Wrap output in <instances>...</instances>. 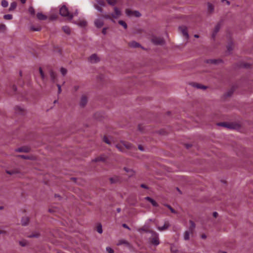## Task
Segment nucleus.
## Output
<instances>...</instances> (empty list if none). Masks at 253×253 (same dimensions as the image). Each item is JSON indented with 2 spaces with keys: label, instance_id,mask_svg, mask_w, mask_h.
<instances>
[{
  "label": "nucleus",
  "instance_id": "60",
  "mask_svg": "<svg viewBox=\"0 0 253 253\" xmlns=\"http://www.w3.org/2000/svg\"><path fill=\"white\" fill-rule=\"evenodd\" d=\"M5 28H6V27L4 25H1L0 26V28L1 29H4Z\"/></svg>",
  "mask_w": 253,
  "mask_h": 253
},
{
  "label": "nucleus",
  "instance_id": "7",
  "mask_svg": "<svg viewBox=\"0 0 253 253\" xmlns=\"http://www.w3.org/2000/svg\"><path fill=\"white\" fill-rule=\"evenodd\" d=\"M152 42L155 44H162L164 43V40L160 38L154 37L152 39Z\"/></svg>",
  "mask_w": 253,
  "mask_h": 253
},
{
  "label": "nucleus",
  "instance_id": "19",
  "mask_svg": "<svg viewBox=\"0 0 253 253\" xmlns=\"http://www.w3.org/2000/svg\"><path fill=\"white\" fill-rule=\"evenodd\" d=\"M49 74L51 80L54 82L55 79L56 78V75L55 73L52 70H50L49 71Z\"/></svg>",
  "mask_w": 253,
  "mask_h": 253
},
{
  "label": "nucleus",
  "instance_id": "52",
  "mask_svg": "<svg viewBox=\"0 0 253 253\" xmlns=\"http://www.w3.org/2000/svg\"><path fill=\"white\" fill-rule=\"evenodd\" d=\"M212 215L214 217L216 218L218 215V213L217 212L214 211L213 212Z\"/></svg>",
  "mask_w": 253,
  "mask_h": 253
},
{
  "label": "nucleus",
  "instance_id": "35",
  "mask_svg": "<svg viewBox=\"0 0 253 253\" xmlns=\"http://www.w3.org/2000/svg\"><path fill=\"white\" fill-rule=\"evenodd\" d=\"M1 5L3 7H6L8 5V2L6 0H2L1 1Z\"/></svg>",
  "mask_w": 253,
  "mask_h": 253
},
{
  "label": "nucleus",
  "instance_id": "54",
  "mask_svg": "<svg viewBox=\"0 0 253 253\" xmlns=\"http://www.w3.org/2000/svg\"><path fill=\"white\" fill-rule=\"evenodd\" d=\"M210 62L213 64H216L217 63V60H210Z\"/></svg>",
  "mask_w": 253,
  "mask_h": 253
},
{
  "label": "nucleus",
  "instance_id": "41",
  "mask_svg": "<svg viewBox=\"0 0 253 253\" xmlns=\"http://www.w3.org/2000/svg\"><path fill=\"white\" fill-rule=\"evenodd\" d=\"M60 72L63 76H65L67 74V70L65 68L62 67L60 69Z\"/></svg>",
  "mask_w": 253,
  "mask_h": 253
},
{
  "label": "nucleus",
  "instance_id": "45",
  "mask_svg": "<svg viewBox=\"0 0 253 253\" xmlns=\"http://www.w3.org/2000/svg\"><path fill=\"white\" fill-rule=\"evenodd\" d=\"M208 10L211 11H212L214 9L213 6L211 4H210V3L208 4Z\"/></svg>",
  "mask_w": 253,
  "mask_h": 253
},
{
  "label": "nucleus",
  "instance_id": "47",
  "mask_svg": "<svg viewBox=\"0 0 253 253\" xmlns=\"http://www.w3.org/2000/svg\"><path fill=\"white\" fill-rule=\"evenodd\" d=\"M233 49V44L232 43H230L227 46L228 50L230 52Z\"/></svg>",
  "mask_w": 253,
  "mask_h": 253
},
{
  "label": "nucleus",
  "instance_id": "28",
  "mask_svg": "<svg viewBox=\"0 0 253 253\" xmlns=\"http://www.w3.org/2000/svg\"><path fill=\"white\" fill-rule=\"evenodd\" d=\"M28 11L31 15H34L35 14V11L33 6L29 7Z\"/></svg>",
  "mask_w": 253,
  "mask_h": 253
},
{
  "label": "nucleus",
  "instance_id": "62",
  "mask_svg": "<svg viewBox=\"0 0 253 253\" xmlns=\"http://www.w3.org/2000/svg\"><path fill=\"white\" fill-rule=\"evenodd\" d=\"M201 238L202 239H206L207 238V236H206V235L205 234H202L201 235Z\"/></svg>",
  "mask_w": 253,
  "mask_h": 253
},
{
  "label": "nucleus",
  "instance_id": "46",
  "mask_svg": "<svg viewBox=\"0 0 253 253\" xmlns=\"http://www.w3.org/2000/svg\"><path fill=\"white\" fill-rule=\"evenodd\" d=\"M106 250L108 253H114V250L109 247H107Z\"/></svg>",
  "mask_w": 253,
  "mask_h": 253
},
{
  "label": "nucleus",
  "instance_id": "34",
  "mask_svg": "<svg viewBox=\"0 0 253 253\" xmlns=\"http://www.w3.org/2000/svg\"><path fill=\"white\" fill-rule=\"evenodd\" d=\"M76 24L80 25V26L84 27L86 25V21L83 20L81 21L80 22H76Z\"/></svg>",
  "mask_w": 253,
  "mask_h": 253
},
{
  "label": "nucleus",
  "instance_id": "6",
  "mask_svg": "<svg viewBox=\"0 0 253 253\" xmlns=\"http://www.w3.org/2000/svg\"><path fill=\"white\" fill-rule=\"evenodd\" d=\"M115 12L114 13L111 14V16L112 18L117 19L118 18L121 14V11L117 7H115L114 8Z\"/></svg>",
  "mask_w": 253,
  "mask_h": 253
},
{
  "label": "nucleus",
  "instance_id": "42",
  "mask_svg": "<svg viewBox=\"0 0 253 253\" xmlns=\"http://www.w3.org/2000/svg\"><path fill=\"white\" fill-rule=\"evenodd\" d=\"M126 15L130 16L133 14L134 12H133L129 9H126Z\"/></svg>",
  "mask_w": 253,
  "mask_h": 253
},
{
  "label": "nucleus",
  "instance_id": "14",
  "mask_svg": "<svg viewBox=\"0 0 253 253\" xmlns=\"http://www.w3.org/2000/svg\"><path fill=\"white\" fill-rule=\"evenodd\" d=\"M37 17L38 19L40 20H44L47 18V17L46 15L43 14L41 12H38L37 14Z\"/></svg>",
  "mask_w": 253,
  "mask_h": 253
},
{
  "label": "nucleus",
  "instance_id": "44",
  "mask_svg": "<svg viewBox=\"0 0 253 253\" xmlns=\"http://www.w3.org/2000/svg\"><path fill=\"white\" fill-rule=\"evenodd\" d=\"M19 243L22 247H25L27 245V242L26 241H19Z\"/></svg>",
  "mask_w": 253,
  "mask_h": 253
},
{
  "label": "nucleus",
  "instance_id": "11",
  "mask_svg": "<svg viewBox=\"0 0 253 253\" xmlns=\"http://www.w3.org/2000/svg\"><path fill=\"white\" fill-rule=\"evenodd\" d=\"M169 226V222H165L164 225L162 226H158V228L160 231H162L167 229Z\"/></svg>",
  "mask_w": 253,
  "mask_h": 253
},
{
  "label": "nucleus",
  "instance_id": "50",
  "mask_svg": "<svg viewBox=\"0 0 253 253\" xmlns=\"http://www.w3.org/2000/svg\"><path fill=\"white\" fill-rule=\"evenodd\" d=\"M29 220L30 219L28 216H25L23 217L22 221H29Z\"/></svg>",
  "mask_w": 253,
  "mask_h": 253
},
{
  "label": "nucleus",
  "instance_id": "48",
  "mask_svg": "<svg viewBox=\"0 0 253 253\" xmlns=\"http://www.w3.org/2000/svg\"><path fill=\"white\" fill-rule=\"evenodd\" d=\"M133 14H134V15L136 16V17H140L141 16V14L139 12H138V11H134V13Z\"/></svg>",
  "mask_w": 253,
  "mask_h": 253
},
{
  "label": "nucleus",
  "instance_id": "49",
  "mask_svg": "<svg viewBox=\"0 0 253 253\" xmlns=\"http://www.w3.org/2000/svg\"><path fill=\"white\" fill-rule=\"evenodd\" d=\"M57 87H58V94H60V93H61V90H61V85H60V84H57Z\"/></svg>",
  "mask_w": 253,
  "mask_h": 253
},
{
  "label": "nucleus",
  "instance_id": "32",
  "mask_svg": "<svg viewBox=\"0 0 253 253\" xmlns=\"http://www.w3.org/2000/svg\"><path fill=\"white\" fill-rule=\"evenodd\" d=\"M97 5L100 6H104L105 5L104 1L102 0H96Z\"/></svg>",
  "mask_w": 253,
  "mask_h": 253
},
{
  "label": "nucleus",
  "instance_id": "8",
  "mask_svg": "<svg viewBox=\"0 0 253 253\" xmlns=\"http://www.w3.org/2000/svg\"><path fill=\"white\" fill-rule=\"evenodd\" d=\"M122 143L124 146H125L126 149H129V150H132L133 148L134 149H136V148L133 147L131 144L128 142L123 141L122 142Z\"/></svg>",
  "mask_w": 253,
  "mask_h": 253
},
{
  "label": "nucleus",
  "instance_id": "2",
  "mask_svg": "<svg viewBox=\"0 0 253 253\" xmlns=\"http://www.w3.org/2000/svg\"><path fill=\"white\" fill-rule=\"evenodd\" d=\"M195 224L194 222H191V226L188 231H186L184 235V239L185 240H188L189 239V234H192L194 229L195 228Z\"/></svg>",
  "mask_w": 253,
  "mask_h": 253
},
{
  "label": "nucleus",
  "instance_id": "55",
  "mask_svg": "<svg viewBox=\"0 0 253 253\" xmlns=\"http://www.w3.org/2000/svg\"><path fill=\"white\" fill-rule=\"evenodd\" d=\"M111 15H106L104 16V17L106 19H111Z\"/></svg>",
  "mask_w": 253,
  "mask_h": 253
},
{
  "label": "nucleus",
  "instance_id": "26",
  "mask_svg": "<svg viewBox=\"0 0 253 253\" xmlns=\"http://www.w3.org/2000/svg\"><path fill=\"white\" fill-rule=\"evenodd\" d=\"M30 30L33 31H40L41 30V27L40 26L35 27L32 26L30 27Z\"/></svg>",
  "mask_w": 253,
  "mask_h": 253
},
{
  "label": "nucleus",
  "instance_id": "9",
  "mask_svg": "<svg viewBox=\"0 0 253 253\" xmlns=\"http://www.w3.org/2000/svg\"><path fill=\"white\" fill-rule=\"evenodd\" d=\"M87 102V97L84 95L82 96L80 101V105L82 107H84L86 104Z\"/></svg>",
  "mask_w": 253,
  "mask_h": 253
},
{
  "label": "nucleus",
  "instance_id": "33",
  "mask_svg": "<svg viewBox=\"0 0 253 253\" xmlns=\"http://www.w3.org/2000/svg\"><path fill=\"white\" fill-rule=\"evenodd\" d=\"M6 172L9 175H13V174L18 173V171L15 170H6Z\"/></svg>",
  "mask_w": 253,
  "mask_h": 253
},
{
  "label": "nucleus",
  "instance_id": "40",
  "mask_svg": "<svg viewBox=\"0 0 253 253\" xmlns=\"http://www.w3.org/2000/svg\"><path fill=\"white\" fill-rule=\"evenodd\" d=\"M116 147L120 151L122 152H125L124 149H123L122 146L118 144V145H116Z\"/></svg>",
  "mask_w": 253,
  "mask_h": 253
},
{
  "label": "nucleus",
  "instance_id": "12",
  "mask_svg": "<svg viewBox=\"0 0 253 253\" xmlns=\"http://www.w3.org/2000/svg\"><path fill=\"white\" fill-rule=\"evenodd\" d=\"M151 242L155 246L159 244V238L157 234H155V236L151 240Z\"/></svg>",
  "mask_w": 253,
  "mask_h": 253
},
{
  "label": "nucleus",
  "instance_id": "30",
  "mask_svg": "<svg viewBox=\"0 0 253 253\" xmlns=\"http://www.w3.org/2000/svg\"><path fill=\"white\" fill-rule=\"evenodd\" d=\"M220 29V26L219 25H217L214 29V33L212 34V37H214L216 34L218 32L219 30Z\"/></svg>",
  "mask_w": 253,
  "mask_h": 253
},
{
  "label": "nucleus",
  "instance_id": "13",
  "mask_svg": "<svg viewBox=\"0 0 253 253\" xmlns=\"http://www.w3.org/2000/svg\"><path fill=\"white\" fill-rule=\"evenodd\" d=\"M145 199L146 200L150 202L154 207H158V204H157V203L155 200H154L153 199H152L151 198H150L149 197H146L145 198Z\"/></svg>",
  "mask_w": 253,
  "mask_h": 253
},
{
  "label": "nucleus",
  "instance_id": "4",
  "mask_svg": "<svg viewBox=\"0 0 253 253\" xmlns=\"http://www.w3.org/2000/svg\"><path fill=\"white\" fill-rule=\"evenodd\" d=\"M180 31L182 34L183 36L188 40L189 39V35L188 33L187 28L185 26H182L179 27Z\"/></svg>",
  "mask_w": 253,
  "mask_h": 253
},
{
  "label": "nucleus",
  "instance_id": "63",
  "mask_svg": "<svg viewBox=\"0 0 253 253\" xmlns=\"http://www.w3.org/2000/svg\"><path fill=\"white\" fill-rule=\"evenodd\" d=\"M54 197L55 198H58L59 199H61V197L60 195H58V194H55L54 195Z\"/></svg>",
  "mask_w": 253,
  "mask_h": 253
},
{
  "label": "nucleus",
  "instance_id": "15",
  "mask_svg": "<svg viewBox=\"0 0 253 253\" xmlns=\"http://www.w3.org/2000/svg\"><path fill=\"white\" fill-rule=\"evenodd\" d=\"M95 25L97 28H101L103 25V21L101 19H96L94 22Z\"/></svg>",
  "mask_w": 253,
  "mask_h": 253
},
{
  "label": "nucleus",
  "instance_id": "36",
  "mask_svg": "<svg viewBox=\"0 0 253 253\" xmlns=\"http://www.w3.org/2000/svg\"><path fill=\"white\" fill-rule=\"evenodd\" d=\"M119 24H120L121 25H122V26H123V27H124V28L125 29H126L127 28V24H126V23L125 22H124V21H123V20H120V21H119Z\"/></svg>",
  "mask_w": 253,
  "mask_h": 253
},
{
  "label": "nucleus",
  "instance_id": "56",
  "mask_svg": "<svg viewBox=\"0 0 253 253\" xmlns=\"http://www.w3.org/2000/svg\"><path fill=\"white\" fill-rule=\"evenodd\" d=\"M138 149L141 151H144V148H143V147L141 146V145H139L138 146Z\"/></svg>",
  "mask_w": 253,
  "mask_h": 253
},
{
  "label": "nucleus",
  "instance_id": "10",
  "mask_svg": "<svg viewBox=\"0 0 253 253\" xmlns=\"http://www.w3.org/2000/svg\"><path fill=\"white\" fill-rule=\"evenodd\" d=\"M191 85L194 87H196L197 88H198V89H206L207 87L205 86V85H202L201 84H197V83H192L191 84Z\"/></svg>",
  "mask_w": 253,
  "mask_h": 253
},
{
  "label": "nucleus",
  "instance_id": "3",
  "mask_svg": "<svg viewBox=\"0 0 253 253\" xmlns=\"http://www.w3.org/2000/svg\"><path fill=\"white\" fill-rule=\"evenodd\" d=\"M88 61L90 63L93 64L99 62L100 61V59L97 54H93L88 57Z\"/></svg>",
  "mask_w": 253,
  "mask_h": 253
},
{
  "label": "nucleus",
  "instance_id": "51",
  "mask_svg": "<svg viewBox=\"0 0 253 253\" xmlns=\"http://www.w3.org/2000/svg\"><path fill=\"white\" fill-rule=\"evenodd\" d=\"M79 88V85H75L74 87H73V90L74 91H77Z\"/></svg>",
  "mask_w": 253,
  "mask_h": 253
},
{
  "label": "nucleus",
  "instance_id": "43",
  "mask_svg": "<svg viewBox=\"0 0 253 253\" xmlns=\"http://www.w3.org/2000/svg\"><path fill=\"white\" fill-rule=\"evenodd\" d=\"M94 7L95 9H96L98 11L102 12V9L100 7V6L97 4H94Z\"/></svg>",
  "mask_w": 253,
  "mask_h": 253
},
{
  "label": "nucleus",
  "instance_id": "25",
  "mask_svg": "<svg viewBox=\"0 0 253 253\" xmlns=\"http://www.w3.org/2000/svg\"><path fill=\"white\" fill-rule=\"evenodd\" d=\"M96 230L97 231L100 233L101 234L103 232L102 230V226L101 224H98L96 227Z\"/></svg>",
  "mask_w": 253,
  "mask_h": 253
},
{
  "label": "nucleus",
  "instance_id": "59",
  "mask_svg": "<svg viewBox=\"0 0 253 253\" xmlns=\"http://www.w3.org/2000/svg\"><path fill=\"white\" fill-rule=\"evenodd\" d=\"M48 211L49 212H53L55 211V210L54 209H48Z\"/></svg>",
  "mask_w": 253,
  "mask_h": 253
},
{
  "label": "nucleus",
  "instance_id": "20",
  "mask_svg": "<svg viewBox=\"0 0 253 253\" xmlns=\"http://www.w3.org/2000/svg\"><path fill=\"white\" fill-rule=\"evenodd\" d=\"M15 151L18 152H28L29 149L28 148L21 147L16 149Z\"/></svg>",
  "mask_w": 253,
  "mask_h": 253
},
{
  "label": "nucleus",
  "instance_id": "16",
  "mask_svg": "<svg viewBox=\"0 0 253 253\" xmlns=\"http://www.w3.org/2000/svg\"><path fill=\"white\" fill-rule=\"evenodd\" d=\"M124 169L126 171V172L127 173L128 175L129 176H132L135 173V172L132 169H128V168H124Z\"/></svg>",
  "mask_w": 253,
  "mask_h": 253
},
{
  "label": "nucleus",
  "instance_id": "24",
  "mask_svg": "<svg viewBox=\"0 0 253 253\" xmlns=\"http://www.w3.org/2000/svg\"><path fill=\"white\" fill-rule=\"evenodd\" d=\"M105 159L104 157H103L102 156H100V157L95 158L92 161L94 162H99V161L104 162V161H105Z\"/></svg>",
  "mask_w": 253,
  "mask_h": 253
},
{
  "label": "nucleus",
  "instance_id": "53",
  "mask_svg": "<svg viewBox=\"0 0 253 253\" xmlns=\"http://www.w3.org/2000/svg\"><path fill=\"white\" fill-rule=\"evenodd\" d=\"M106 30H107V28H104L103 29H102V33L104 34V35H105L106 34Z\"/></svg>",
  "mask_w": 253,
  "mask_h": 253
},
{
  "label": "nucleus",
  "instance_id": "64",
  "mask_svg": "<svg viewBox=\"0 0 253 253\" xmlns=\"http://www.w3.org/2000/svg\"><path fill=\"white\" fill-rule=\"evenodd\" d=\"M28 222H25L22 223V226H26L27 225Z\"/></svg>",
  "mask_w": 253,
  "mask_h": 253
},
{
  "label": "nucleus",
  "instance_id": "38",
  "mask_svg": "<svg viewBox=\"0 0 253 253\" xmlns=\"http://www.w3.org/2000/svg\"><path fill=\"white\" fill-rule=\"evenodd\" d=\"M12 15L11 14H6L3 16V18L6 20H11L12 19Z\"/></svg>",
  "mask_w": 253,
  "mask_h": 253
},
{
  "label": "nucleus",
  "instance_id": "58",
  "mask_svg": "<svg viewBox=\"0 0 253 253\" xmlns=\"http://www.w3.org/2000/svg\"><path fill=\"white\" fill-rule=\"evenodd\" d=\"M38 236L39 235L38 234H36V235L32 234V235H30L29 237H38Z\"/></svg>",
  "mask_w": 253,
  "mask_h": 253
},
{
  "label": "nucleus",
  "instance_id": "39",
  "mask_svg": "<svg viewBox=\"0 0 253 253\" xmlns=\"http://www.w3.org/2000/svg\"><path fill=\"white\" fill-rule=\"evenodd\" d=\"M165 206L167 207L172 213H175V210L169 205L165 204Z\"/></svg>",
  "mask_w": 253,
  "mask_h": 253
},
{
  "label": "nucleus",
  "instance_id": "1",
  "mask_svg": "<svg viewBox=\"0 0 253 253\" xmlns=\"http://www.w3.org/2000/svg\"><path fill=\"white\" fill-rule=\"evenodd\" d=\"M59 12L62 16L67 17L69 20H72L74 17V15L69 12L68 8L65 5H63L60 8Z\"/></svg>",
  "mask_w": 253,
  "mask_h": 253
},
{
  "label": "nucleus",
  "instance_id": "18",
  "mask_svg": "<svg viewBox=\"0 0 253 253\" xmlns=\"http://www.w3.org/2000/svg\"><path fill=\"white\" fill-rule=\"evenodd\" d=\"M17 6V3L16 2L13 1L10 3V7L9 8V11H12L15 10V9L16 8Z\"/></svg>",
  "mask_w": 253,
  "mask_h": 253
},
{
  "label": "nucleus",
  "instance_id": "61",
  "mask_svg": "<svg viewBox=\"0 0 253 253\" xmlns=\"http://www.w3.org/2000/svg\"><path fill=\"white\" fill-rule=\"evenodd\" d=\"M123 226L126 228L129 229V228L128 227V226L126 224H123Z\"/></svg>",
  "mask_w": 253,
  "mask_h": 253
},
{
  "label": "nucleus",
  "instance_id": "57",
  "mask_svg": "<svg viewBox=\"0 0 253 253\" xmlns=\"http://www.w3.org/2000/svg\"><path fill=\"white\" fill-rule=\"evenodd\" d=\"M141 187L142 188H145V189H148V187L146 185H145L144 184H142L141 185Z\"/></svg>",
  "mask_w": 253,
  "mask_h": 253
},
{
  "label": "nucleus",
  "instance_id": "27",
  "mask_svg": "<svg viewBox=\"0 0 253 253\" xmlns=\"http://www.w3.org/2000/svg\"><path fill=\"white\" fill-rule=\"evenodd\" d=\"M39 72L42 81H44L45 80V77L42 68L41 67L39 68Z\"/></svg>",
  "mask_w": 253,
  "mask_h": 253
},
{
  "label": "nucleus",
  "instance_id": "17",
  "mask_svg": "<svg viewBox=\"0 0 253 253\" xmlns=\"http://www.w3.org/2000/svg\"><path fill=\"white\" fill-rule=\"evenodd\" d=\"M128 45L130 47L135 48L140 46V45L137 42L135 41H132L131 42H130L128 43Z\"/></svg>",
  "mask_w": 253,
  "mask_h": 253
},
{
  "label": "nucleus",
  "instance_id": "29",
  "mask_svg": "<svg viewBox=\"0 0 253 253\" xmlns=\"http://www.w3.org/2000/svg\"><path fill=\"white\" fill-rule=\"evenodd\" d=\"M218 125L219 126H224V127H227V128H234V127L231 126L230 125H228V124H226L225 123L218 124Z\"/></svg>",
  "mask_w": 253,
  "mask_h": 253
},
{
  "label": "nucleus",
  "instance_id": "31",
  "mask_svg": "<svg viewBox=\"0 0 253 253\" xmlns=\"http://www.w3.org/2000/svg\"><path fill=\"white\" fill-rule=\"evenodd\" d=\"M103 141L108 145H111V142L109 138H108L107 136H104L103 137Z\"/></svg>",
  "mask_w": 253,
  "mask_h": 253
},
{
  "label": "nucleus",
  "instance_id": "22",
  "mask_svg": "<svg viewBox=\"0 0 253 253\" xmlns=\"http://www.w3.org/2000/svg\"><path fill=\"white\" fill-rule=\"evenodd\" d=\"M62 29L64 31V32L67 34L69 35L70 34V29L69 27L67 26H63L62 27Z\"/></svg>",
  "mask_w": 253,
  "mask_h": 253
},
{
  "label": "nucleus",
  "instance_id": "37",
  "mask_svg": "<svg viewBox=\"0 0 253 253\" xmlns=\"http://www.w3.org/2000/svg\"><path fill=\"white\" fill-rule=\"evenodd\" d=\"M107 2L111 5H114L116 3V0H107Z\"/></svg>",
  "mask_w": 253,
  "mask_h": 253
},
{
  "label": "nucleus",
  "instance_id": "23",
  "mask_svg": "<svg viewBox=\"0 0 253 253\" xmlns=\"http://www.w3.org/2000/svg\"><path fill=\"white\" fill-rule=\"evenodd\" d=\"M18 157L24 159H29V160H34V158L33 157H30L28 156H25V155H18Z\"/></svg>",
  "mask_w": 253,
  "mask_h": 253
},
{
  "label": "nucleus",
  "instance_id": "21",
  "mask_svg": "<svg viewBox=\"0 0 253 253\" xmlns=\"http://www.w3.org/2000/svg\"><path fill=\"white\" fill-rule=\"evenodd\" d=\"M110 181L111 183H115L119 181V178L118 176L111 177L110 178Z\"/></svg>",
  "mask_w": 253,
  "mask_h": 253
},
{
  "label": "nucleus",
  "instance_id": "5",
  "mask_svg": "<svg viewBox=\"0 0 253 253\" xmlns=\"http://www.w3.org/2000/svg\"><path fill=\"white\" fill-rule=\"evenodd\" d=\"M124 245L126 247L130 248V243L125 239H121L118 241V242L117 243V246H121Z\"/></svg>",
  "mask_w": 253,
  "mask_h": 253
}]
</instances>
